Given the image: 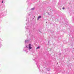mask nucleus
Returning <instances> with one entry per match:
<instances>
[{"label":"nucleus","instance_id":"1","mask_svg":"<svg viewBox=\"0 0 74 74\" xmlns=\"http://www.w3.org/2000/svg\"><path fill=\"white\" fill-rule=\"evenodd\" d=\"M32 45H31V44H30L29 45V49H32Z\"/></svg>","mask_w":74,"mask_h":74},{"label":"nucleus","instance_id":"2","mask_svg":"<svg viewBox=\"0 0 74 74\" xmlns=\"http://www.w3.org/2000/svg\"><path fill=\"white\" fill-rule=\"evenodd\" d=\"M41 18V16H39L38 17V20L40 18Z\"/></svg>","mask_w":74,"mask_h":74},{"label":"nucleus","instance_id":"3","mask_svg":"<svg viewBox=\"0 0 74 74\" xmlns=\"http://www.w3.org/2000/svg\"><path fill=\"white\" fill-rule=\"evenodd\" d=\"M40 48V47H38L36 48V49H39Z\"/></svg>","mask_w":74,"mask_h":74},{"label":"nucleus","instance_id":"4","mask_svg":"<svg viewBox=\"0 0 74 74\" xmlns=\"http://www.w3.org/2000/svg\"><path fill=\"white\" fill-rule=\"evenodd\" d=\"M34 8H32V9H31V10H34Z\"/></svg>","mask_w":74,"mask_h":74},{"label":"nucleus","instance_id":"5","mask_svg":"<svg viewBox=\"0 0 74 74\" xmlns=\"http://www.w3.org/2000/svg\"><path fill=\"white\" fill-rule=\"evenodd\" d=\"M25 48H27V46H26Z\"/></svg>","mask_w":74,"mask_h":74},{"label":"nucleus","instance_id":"6","mask_svg":"<svg viewBox=\"0 0 74 74\" xmlns=\"http://www.w3.org/2000/svg\"><path fill=\"white\" fill-rule=\"evenodd\" d=\"M62 9L63 10H64V8H63Z\"/></svg>","mask_w":74,"mask_h":74},{"label":"nucleus","instance_id":"7","mask_svg":"<svg viewBox=\"0 0 74 74\" xmlns=\"http://www.w3.org/2000/svg\"><path fill=\"white\" fill-rule=\"evenodd\" d=\"M2 3H3V1H2Z\"/></svg>","mask_w":74,"mask_h":74}]
</instances>
